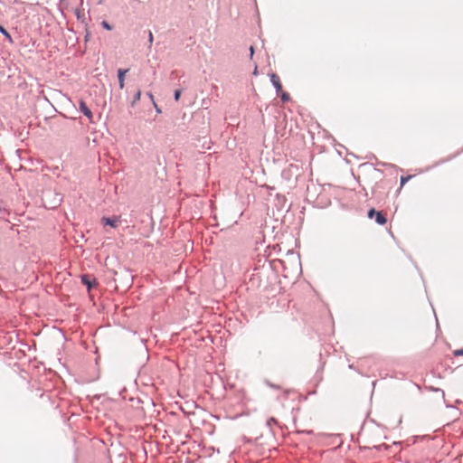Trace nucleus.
<instances>
[{
  "label": "nucleus",
  "mask_w": 463,
  "mask_h": 463,
  "mask_svg": "<svg viewBox=\"0 0 463 463\" xmlns=\"http://www.w3.org/2000/svg\"><path fill=\"white\" fill-rule=\"evenodd\" d=\"M148 40H149V43H153V34L151 32H149L148 33Z\"/></svg>",
  "instance_id": "15"
},
{
  "label": "nucleus",
  "mask_w": 463,
  "mask_h": 463,
  "mask_svg": "<svg viewBox=\"0 0 463 463\" xmlns=\"http://www.w3.org/2000/svg\"><path fill=\"white\" fill-rule=\"evenodd\" d=\"M141 99V91L138 90L134 96V99L132 101V105H135L137 102H138Z\"/></svg>",
  "instance_id": "7"
},
{
  "label": "nucleus",
  "mask_w": 463,
  "mask_h": 463,
  "mask_svg": "<svg viewBox=\"0 0 463 463\" xmlns=\"http://www.w3.org/2000/svg\"><path fill=\"white\" fill-rule=\"evenodd\" d=\"M80 109L89 118V120L91 122L92 118H93L92 112L87 107L86 103L83 100H80Z\"/></svg>",
  "instance_id": "2"
},
{
  "label": "nucleus",
  "mask_w": 463,
  "mask_h": 463,
  "mask_svg": "<svg viewBox=\"0 0 463 463\" xmlns=\"http://www.w3.org/2000/svg\"><path fill=\"white\" fill-rule=\"evenodd\" d=\"M82 282L88 286V288H90L91 287V284L90 282V280L88 279V277L87 276H83L82 279H81Z\"/></svg>",
  "instance_id": "9"
},
{
  "label": "nucleus",
  "mask_w": 463,
  "mask_h": 463,
  "mask_svg": "<svg viewBox=\"0 0 463 463\" xmlns=\"http://www.w3.org/2000/svg\"><path fill=\"white\" fill-rule=\"evenodd\" d=\"M250 58H252L253 54H254V47L253 46L250 47Z\"/></svg>",
  "instance_id": "16"
},
{
  "label": "nucleus",
  "mask_w": 463,
  "mask_h": 463,
  "mask_svg": "<svg viewBox=\"0 0 463 463\" xmlns=\"http://www.w3.org/2000/svg\"><path fill=\"white\" fill-rule=\"evenodd\" d=\"M0 33H2L5 35V37L8 40L10 43H14L10 33L5 29L3 25H0Z\"/></svg>",
  "instance_id": "6"
},
{
  "label": "nucleus",
  "mask_w": 463,
  "mask_h": 463,
  "mask_svg": "<svg viewBox=\"0 0 463 463\" xmlns=\"http://www.w3.org/2000/svg\"><path fill=\"white\" fill-rule=\"evenodd\" d=\"M375 221L380 225H384L387 222V219L382 213V212H377V213L375 214Z\"/></svg>",
  "instance_id": "5"
},
{
  "label": "nucleus",
  "mask_w": 463,
  "mask_h": 463,
  "mask_svg": "<svg viewBox=\"0 0 463 463\" xmlns=\"http://www.w3.org/2000/svg\"><path fill=\"white\" fill-rule=\"evenodd\" d=\"M454 355L455 356L463 355V349L454 351Z\"/></svg>",
  "instance_id": "14"
},
{
  "label": "nucleus",
  "mask_w": 463,
  "mask_h": 463,
  "mask_svg": "<svg viewBox=\"0 0 463 463\" xmlns=\"http://www.w3.org/2000/svg\"><path fill=\"white\" fill-rule=\"evenodd\" d=\"M376 213H377V211H375L374 209H371L368 212V217L370 219H372V218H373V216H375Z\"/></svg>",
  "instance_id": "10"
},
{
  "label": "nucleus",
  "mask_w": 463,
  "mask_h": 463,
  "mask_svg": "<svg viewBox=\"0 0 463 463\" xmlns=\"http://www.w3.org/2000/svg\"><path fill=\"white\" fill-rule=\"evenodd\" d=\"M281 99H282L283 101H288L289 99L288 93H286V92L282 93Z\"/></svg>",
  "instance_id": "13"
},
{
  "label": "nucleus",
  "mask_w": 463,
  "mask_h": 463,
  "mask_svg": "<svg viewBox=\"0 0 463 463\" xmlns=\"http://www.w3.org/2000/svg\"><path fill=\"white\" fill-rule=\"evenodd\" d=\"M147 96H148V98H150V99H151V100H154V96H153V94H152V93L148 92V93H147Z\"/></svg>",
  "instance_id": "17"
},
{
  "label": "nucleus",
  "mask_w": 463,
  "mask_h": 463,
  "mask_svg": "<svg viewBox=\"0 0 463 463\" xmlns=\"http://www.w3.org/2000/svg\"><path fill=\"white\" fill-rule=\"evenodd\" d=\"M128 70H123L119 69L118 71V85L120 89H123L125 86V74L128 72Z\"/></svg>",
  "instance_id": "3"
},
{
  "label": "nucleus",
  "mask_w": 463,
  "mask_h": 463,
  "mask_svg": "<svg viewBox=\"0 0 463 463\" xmlns=\"http://www.w3.org/2000/svg\"><path fill=\"white\" fill-rule=\"evenodd\" d=\"M102 26H103L105 29L109 30V31L112 29V27H111V26L109 24V23H108V22H106V21H103V22H102Z\"/></svg>",
  "instance_id": "12"
},
{
  "label": "nucleus",
  "mask_w": 463,
  "mask_h": 463,
  "mask_svg": "<svg viewBox=\"0 0 463 463\" xmlns=\"http://www.w3.org/2000/svg\"><path fill=\"white\" fill-rule=\"evenodd\" d=\"M180 96H181V90H176L175 91V99L176 101H178V100H179V99H180Z\"/></svg>",
  "instance_id": "11"
},
{
  "label": "nucleus",
  "mask_w": 463,
  "mask_h": 463,
  "mask_svg": "<svg viewBox=\"0 0 463 463\" xmlns=\"http://www.w3.org/2000/svg\"><path fill=\"white\" fill-rule=\"evenodd\" d=\"M270 80H271L272 84L274 85V87L276 88L278 92L282 90V85L280 83V80L276 74L273 73L270 76Z\"/></svg>",
  "instance_id": "4"
},
{
  "label": "nucleus",
  "mask_w": 463,
  "mask_h": 463,
  "mask_svg": "<svg viewBox=\"0 0 463 463\" xmlns=\"http://www.w3.org/2000/svg\"><path fill=\"white\" fill-rule=\"evenodd\" d=\"M118 222H119V217L118 216H115L113 218L103 217L101 219V222L104 225H109V226H111L113 228H116L118 226Z\"/></svg>",
  "instance_id": "1"
},
{
  "label": "nucleus",
  "mask_w": 463,
  "mask_h": 463,
  "mask_svg": "<svg viewBox=\"0 0 463 463\" xmlns=\"http://www.w3.org/2000/svg\"><path fill=\"white\" fill-rule=\"evenodd\" d=\"M254 74H255V75L257 74V67H255Z\"/></svg>",
  "instance_id": "18"
},
{
  "label": "nucleus",
  "mask_w": 463,
  "mask_h": 463,
  "mask_svg": "<svg viewBox=\"0 0 463 463\" xmlns=\"http://www.w3.org/2000/svg\"><path fill=\"white\" fill-rule=\"evenodd\" d=\"M411 178V175L402 176L401 178V186L402 187L405 184V183H407V181H409Z\"/></svg>",
  "instance_id": "8"
}]
</instances>
